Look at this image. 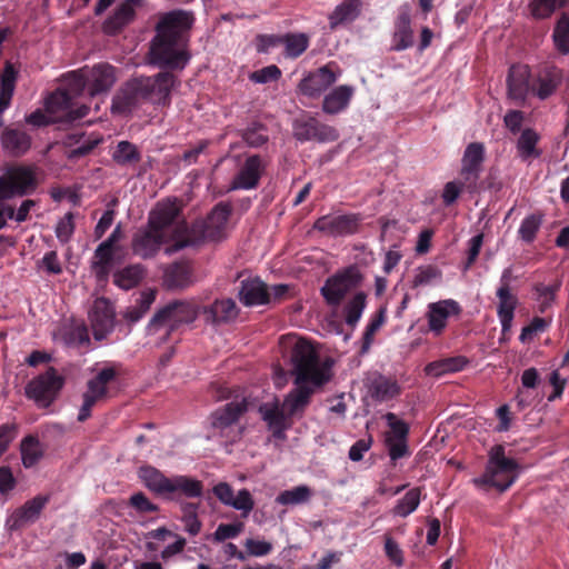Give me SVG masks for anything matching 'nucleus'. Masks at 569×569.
<instances>
[{"label": "nucleus", "instance_id": "nucleus-29", "mask_svg": "<svg viewBox=\"0 0 569 569\" xmlns=\"http://www.w3.org/2000/svg\"><path fill=\"white\" fill-rule=\"evenodd\" d=\"M368 388L370 396L379 402L389 401L401 391L396 379L382 375L373 376L369 381Z\"/></svg>", "mask_w": 569, "mask_h": 569}, {"label": "nucleus", "instance_id": "nucleus-21", "mask_svg": "<svg viewBox=\"0 0 569 569\" xmlns=\"http://www.w3.org/2000/svg\"><path fill=\"white\" fill-rule=\"evenodd\" d=\"M562 80V72L557 67L541 68L532 78V94L541 100L555 93Z\"/></svg>", "mask_w": 569, "mask_h": 569}, {"label": "nucleus", "instance_id": "nucleus-33", "mask_svg": "<svg viewBox=\"0 0 569 569\" xmlns=\"http://www.w3.org/2000/svg\"><path fill=\"white\" fill-rule=\"evenodd\" d=\"M202 491L203 486L201 481L187 476H174L170 478L167 495H180L187 498H198L202 495Z\"/></svg>", "mask_w": 569, "mask_h": 569}, {"label": "nucleus", "instance_id": "nucleus-53", "mask_svg": "<svg viewBox=\"0 0 569 569\" xmlns=\"http://www.w3.org/2000/svg\"><path fill=\"white\" fill-rule=\"evenodd\" d=\"M66 81L67 89L63 91L68 92L69 97L72 99L82 93L84 88H88L84 69L69 73Z\"/></svg>", "mask_w": 569, "mask_h": 569}, {"label": "nucleus", "instance_id": "nucleus-3", "mask_svg": "<svg viewBox=\"0 0 569 569\" xmlns=\"http://www.w3.org/2000/svg\"><path fill=\"white\" fill-rule=\"evenodd\" d=\"M193 18L187 11L166 13L157 24V36L150 46V61L159 67L183 69L189 61L186 50V32L190 29Z\"/></svg>", "mask_w": 569, "mask_h": 569}, {"label": "nucleus", "instance_id": "nucleus-38", "mask_svg": "<svg viewBox=\"0 0 569 569\" xmlns=\"http://www.w3.org/2000/svg\"><path fill=\"white\" fill-rule=\"evenodd\" d=\"M360 13V3L358 0H347L338 6L330 14V27L336 28L339 24L353 21Z\"/></svg>", "mask_w": 569, "mask_h": 569}, {"label": "nucleus", "instance_id": "nucleus-26", "mask_svg": "<svg viewBox=\"0 0 569 569\" xmlns=\"http://www.w3.org/2000/svg\"><path fill=\"white\" fill-rule=\"evenodd\" d=\"M230 214V207L224 203L217 204L202 223V237L219 240L224 231Z\"/></svg>", "mask_w": 569, "mask_h": 569}, {"label": "nucleus", "instance_id": "nucleus-35", "mask_svg": "<svg viewBox=\"0 0 569 569\" xmlns=\"http://www.w3.org/2000/svg\"><path fill=\"white\" fill-rule=\"evenodd\" d=\"M139 477L149 490L159 495H167L170 478L166 477L158 469L150 466L141 467L139 469Z\"/></svg>", "mask_w": 569, "mask_h": 569}, {"label": "nucleus", "instance_id": "nucleus-61", "mask_svg": "<svg viewBox=\"0 0 569 569\" xmlns=\"http://www.w3.org/2000/svg\"><path fill=\"white\" fill-rule=\"evenodd\" d=\"M281 71L277 66H268L251 73L250 79L256 83H267L277 80Z\"/></svg>", "mask_w": 569, "mask_h": 569}, {"label": "nucleus", "instance_id": "nucleus-12", "mask_svg": "<svg viewBox=\"0 0 569 569\" xmlns=\"http://www.w3.org/2000/svg\"><path fill=\"white\" fill-rule=\"evenodd\" d=\"M459 313L460 306L452 299L429 303L426 313L429 330L435 336H440L447 327L448 319Z\"/></svg>", "mask_w": 569, "mask_h": 569}, {"label": "nucleus", "instance_id": "nucleus-48", "mask_svg": "<svg viewBox=\"0 0 569 569\" xmlns=\"http://www.w3.org/2000/svg\"><path fill=\"white\" fill-rule=\"evenodd\" d=\"M312 496V491L309 487L302 485L295 487L290 490H284L280 492L277 498L276 502L279 505H299L307 502L310 497Z\"/></svg>", "mask_w": 569, "mask_h": 569}, {"label": "nucleus", "instance_id": "nucleus-34", "mask_svg": "<svg viewBox=\"0 0 569 569\" xmlns=\"http://www.w3.org/2000/svg\"><path fill=\"white\" fill-rule=\"evenodd\" d=\"M163 282L170 289L188 287L192 282L190 266L186 262L171 264L164 271Z\"/></svg>", "mask_w": 569, "mask_h": 569}, {"label": "nucleus", "instance_id": "nucleus-45", "mask_svg": "<svg viewBox=\"0 0 569 569\" xmlns=\"http://www.w3.org/2000/svg\"><path fill=\"white\" fill-rule=\"evenodd\" d=\"M367 296L365 292H357L345 306V320L349 326H356L366 308Z\"/></svg>", "mask_w": 569, "mask_h": 569}, {"label": "nucleus", "instance_id": "nucleus-14", "mask_svg": "<svg viewBox=\"0 0 569 569\" xmlns=\"http://www.w3.org/2000/svg\"><path fill=\"white\" fill-rule=\"evenodd\" d=\"M212 490L221 503L241 511L244 517H247L254 507L253 498L247 489L239 490L237 496H234L229 483L219 482Z\"/></svg>", "mask_w": 569, "mask_h": 569}, {"label": "nucleus", "instance_id": "nucleus-7", "mask_svg": "<svg viewBox=\"0 0 569 569\" xmlns=\"http://www.w3.org/2000/svg\"><path fill=\"white\" fill-rule=\"evenodd\" d=\"M64 385V379L54 368H49L26 386V396L39 408L49 407Z\"/></svg>", "mask_w": 569, "mask_h": 569}, {"label": "nucleus", "instance_id": "nucleus-22", "mask_svg": "<svg viewBox=\"0 0 569 569\" xmlns=\"http://www.w3.org/2000/svg\"><path fill=\"white\" fill-rule=\"evenodd\" d=\"M84 73L88 91L92 97L109 91L116 82L114 68L110 64H97L91 69H84Z\"/></svg>", "mask_w": 569, "mask_h": 569}, {"label": "nucleus", "instance_id": "nucleus-27", "mask_svg": "<svg viewBox=\"0 0 569 569\" xmlns=\"http://www.w3.org/2000/svg\"><path fill=\"white\" fill-rule=\"evenodd\" d=\"M248 409V403L244 398L234 400L220 409H217L211 417L212 427L223 431L238 421L241 415Z\"/></svg>", "mask_w": 569, "mask_h": 569}, {"label": "nucleus", "instance_id": "nucleus-5", "mask_svg": "<svg viewBox=\"0 0 569 569\" xmlns=\"http://www.w3.org/2000/svg\"><path fill=\"white\" fill-rule=\"evenodd\" d=\"M198 310L193 303L176 301L158 311L148 325V333L158 336V342H164L172 330L182 323H190L198 317Z\"/></svg>", "mask_w": 569, "mask_h": 569}, {"label": "nucleus", "instance_id": "nucleus-59", "mask_svg": "<svg viewBox=\"0 0 569 569\" xmlns=\"http://www.w3.org/2000/svg\"><path fill=\"white\" fill-rule=\"evenodd\" d=\"M243 525L239 523H221L218 526L217 530L213 533V540L217 542H222L227 539H232L239 536L242 531Z\"/></svg>", "mask_w": 569, "mask_h": 569}, {"label": "nucleus", "instance_id": "nucleus-60", "mask_svg": "<svg viewBox=\"0 0 569 569\" xmlns=\"http://www.w3.org/2000/svg\"><path fill=\"white\" fill-rule=\"evenodd\" d=\"M74 231L73 216L72 213H67L57 224L56 234L57 238L66 243L70 240L71 236Z\"/></svg>", "mask_w": 569, "mask_h": 569}, {"label": "nucleus", "instance_id": "nucleus-32", "mask_svg": "<svg viewBox=\"0 0 569 569\" xmlns=\"http://www.w3.org/2000/svg\"><path fill=\"white\" fill-rule=\"evenodd\" d=\"M497 297L499 300L497 312L501 323L502 332H507L510 330L513 313L517 306V297L511 293V290H506L505 288H498Z\"/></svg>", "mask_w": 569, "mask_h": 569}, {"label": "nucleus", "instance_id": "nucleus-42", "mask_svg": "<svg viewBox=\"0 0 569 569\" xmlns=\"http://www.w3.org/2000/svg\"><path fill=\"white\" fill-rule=\"evenodd\" d=\"M309 37L306 33H287L282 36L284 54L288 58L296 59L300 57L309 47Z\"/></svg>", "mask_w": 569, "mask_h": 569}, {"label": "nucleus", "instance_id": "nucleus-64", "mask_svg": "<svg viewBox=\"0 0 569 569\" xmlns=\"http://www.w3.org/2000/svg\"><path fill=\"white\" fill-rule=\"evenodd\" d=\"M537 300L539 301L540 310L543 311L548 308L555 298V288L547 284L536 286Z\"/></svg>", "mask_w": 569, "mask_h": 569}, {"label": "nucleus", "instance_id": "nucleus-1", "mask_svg": "<svg viewBox=\"0 0 569 569\" xmlns=\"http://www.w3.org/2000/svg\"><path fill=\"white\" fill-rule=\"evenodd\" d=\"M281 343L290 349L292 372L296 376V389L284 399L288 415H299L308 406L315 387L330 379V367L320 362L315 347L306 339L296 336L283 337Z\"/></svg>", "mask_w": 569, "mask_h": 569}, {"label": "nucleus", "instance_id": "nucleus-9", "mask_svg": "<svg viewBox=\"0 0 569 569\" xmlns=\"http://www.w3.org/2000/svg\"><path fill=\"white\" fill-rule=\"evenodd\" d=\"M46 111L51 117V121L71 123L84 118L89 108L77 103L62 89L54 91L46 101Z\"/></svg>", "mask_w": 569, "mask_h": 569}, {"label": "nucleus", "instance_id": "nucleus-24", "mask_svg": "<svg viewBox=\"0 0 569 569\" xmlns=\"http://www.w3.org/2000/svg\"><path fill=\"white\" fill-rule=\"evenodd\" d=\"M260 412L276 437H281L290 426L289 419L292 415H288L283 402L281 405L277 400L267 402L260 407Z\"/></svg>", "mask_w": 569, "mask_h": 569}, {"label": "nucleus", "instance_id": "nucleus-15", "mask_svg": "<svg viewBox=\"0 0 569 569\" xmlns=\"http://www.w3.org/2000/svg\"><path fill=\"white\" fill-rule=\"evenodd\" d=\"M532 93V77L526 64H515L508 76V97L517 102H523Z\"/></svg>", "mask_w": 569, "mask_h": 569}, {"label": "nucleus", "instance_id": "nucleus-37", "mask_svg": "<svg viewBox=\"0 0 569 569\" xmlns=\"http://www.w3.org/2000/svg\"><path fill=\"white\" fill-rule=\"evenodd\" d=\"M467 365L463 357H452L430 362L426 366V375L439 378L443 375L461 371Z\"/></svg>", "mask_w": 569, "mask_h": 569}, {"label": "nucleus", "instance_id": "nucleus-36", "mask_svg": "<svg viewBox=\"0 0 569 569\" xmlns=\"http://www.w3.org/2000/svg\"><path fill=\"white\" fill-rule=\"evenodd\" d=\"M413 43V32L410 26V18L407 13L398 17L392 38V49L401 51L408 49Z\"/></svg>", "mask_w": 569, "mask_h": 569}, {"label": "nucleus", "instance_id": "nucleus-30", "mask_svg": "<svg viewBox=\"0 0 569 569\" xmlns=\"http://www.w3.org/2000/svg\"><path fill=\"white\" fill-rule=\"evenodd\" d=\"M353 93L355 88L351 86L343 84L335 88L323 98V112L328 114H337L343 111L349 106Z\"/></svg>", "mask_w": 569, "mask_h": 569}, {"label": "nucleus", "instance_id": "nucleus-63", "mask_svg": "<svg viewBox=\"0 0 569 569\" xmlns=\"http://www.w3.org/2000/svg\"><path fill=\"white\" fill-rule=\"evenodd\" d=\"M129 503L139 512H153L158 510V507L152 503L142 492L132 495L130 497Z\"/></svg>", "mask_w": 569, "mask_h": 569}, {"label": "nucleus", "instance_id": "nucleus-16", "mask_svg": "<svg viewBox=\"0 0 569 569\" xmlns=\"http://www.w3.org/2000/svg\"><path fill=\"white\" fill-rule=\"evenodd\" d=\"M238 315L239 309L231 298L216 299L202 309L204 322L212 326L230 323L237 319Z\"/></svg>", "mask_w": 569, "mask_h": 569}, {"label": "nucleus", "instance_id": "nucleus-2", "mask_svg": "<svg viewBox=\"0 0 569 569\" xmlns=\"http://www.w3.org/2000/svg\"><path fill=\"white\" fill-rule=\"evenodd\" d=\"M179 211L176 200L169 199L157 203L149 214L148 227L133 239L134 253L150 258L158 252L161 244L171 242L166 248V252L171 254L190 244L187 226L178 220Z\"/></svg>", "mask_w": 569, "mask_h": 569}, {"label": "nucleus", "instance_id": "nucleus-41", "mask_svg": "<svg viewBox=\"0 0 569 569\" xmlns=\"http://www.w3.org/2000/svg\"><path fill=\"white\" fill-rule=\"evenodd\" d=\"M538 141L539 136L533 130L526 129L522 131L517 142V150L522 160L530 161L540 156V152L537 149Z\"/></svg>", "mask_w": 569, "mask_h": 569}, {"label": "nucleus", "instance_id": "nucleus-19", "mask_svg": "<svg viewBox=\"0 0 569 569\" xmlns=\"http://www.w3.org/2000/svg\"><path fill=\"white\" fill-rule=\"evenodd\" d=\"M483 159L485 148L482 143L472 142L467 146L462 157L461 177L468 187L476 184Z\"/></svg>", "mask_w": 569, "mask_h": 569}, {"label": "nucleus", "instance_id": "nucleus-6", "mask_svg": "<svg viewBox=\"0 0 569 569\" xmlns=\"http://www.w3.org/2000/svg\"><path fill=\"white\" fill-rule=\"evenodd\" d=\"M37 187L38 178L32 167H9L0 176V201L30 194Z\"/></svg>", "mask_w": 569, "mask_h": 569}, {"label": "nucleus", "instance_id": "nucleus-50", "mask_svg": "<svg viewBox=\"0 0 569 569\" xmlns=\"http://www.w3.org/2000/svg\"><path fill=\"white\" fill-rule=\"evenodd\" d=\"M112 158L118 164L128 166L137 163L140 160V153L134 144L121 141L113 151Z\"/></svg>", "mask_w": 569, "mask_h": 569}, {"label": "nucleus", "instance_id": "nucleus-18", "mask_svg": "<svg viewBox=\"0 0 569 569\" xmlns=\"http://www.w3.org/2000/svg\"><path fill=\"white\" fill-rule=\"evenodd\" d=\"M263 171V162L259 156H250L234 176L230 190H249L258 186Z\"/></svg>", "mask_w": 569, "mask_h": 569}, {"label": "nucleus", "instance_id": "nucleus-47", "mask_svg": "<svg viewBox=\"0 0 569 569\" xmlns=\"http://www.w3.org/2000/svg\"><path fill=\"white\" fill-rule=\"evenodd\" d=\"M22 463L26 468L33 467L42 457V449L37 438L29 436L21 442Z\"/></svg>", "mask_w": 569, "mask_h": 569}, {"label": "nucleus", "instance_id": "nucleus-49", "mask_svg": "<svg viewBox=\"0 0 569 569\" xmlns=\"http://www.w3.org/2000/svg\"><path fill=\"white\" fill-rule=\"evenodd\" d=\"M113 256V247L109 242H101L94 251L93 268L99 278H104Z\"/></svg>", "mask_w": 569, "mask_h": 569}, {"label": "nucleus", "instance_id": "nucleus-8", "mask_svg": "<svg viewBox=\"0 0 569 569\" xmlns=\"http://www.w3.org/2000/svg\"><path fill=\"white\" fill-rule=\"evenodd\" d=\"M362 274L357 267H349L327 279L321 293L328 305L337 307L348 292L358 288L362 282Z\"/></svg>", "mask_w": 569, "mask_h": 569}, {"label": "nucleus", "instance_id": "nucleus-56", "mask_svg": "<svg viewBox=\"0 0 569 569\" xmlns=\"http://www.w3.org/2000/svg\"><path fill=\"white\" fill-rule=\"evenodd\" d=\"M387 423L390 428V431L387 433V438L393 439H406L409 432V426L403 421L397 418V416L392 412H388L385 416Z\"/></svg>", "mask_w": 569, "mask_h": 569}, {"label": "nucleus", "instance_id": "nucleus-28", "mask_svg": "<svg viewBox=\"0 0 569 569\" xmlns=\"http://www.w3.org/2000/svg\"><path fill=\"white\" fill-rule=\"evenodd\" d=\"M239 299L247 307L264 305L270 302V292L261 280L247 279L241 282Z\"/></svg>", "mask_w": 569, "mask_h": 569}, {"label": "nucleus", "instance_id": "nucleus-10", "mask_svg": "<svg viewBox=\"0 0 569 569\" xmlns=\"http://www.w3.org/2000/svg\"><path fill=\"white\" fill-rule=\"evenodd\" d=\"M138 79L142 98L153 103H166L176 82L174 76L170 72H160L154 77Z\"/></svg>", "mask_w": 569, "mask_h": 569}, {"label": "nucleus", "instance_id": "nucleus-11", "mask_svg": "<svg viewBox=\"0 0 569 569\" xmlns=\"http://www.w3.org/2000/svg\"><path fill=\"white\" fill-rule=\"evenodd\" d=\"M89 319L94 338L97 340L106 338L114 325V310L110 301L104 298L96 299L89 312Z\"/></svg>", "mask_w": 569, "mask_h": 569}, {"label": "nucleus", "instance_id": "nucleus-13", "mask_svg": "<svg viewBox=\"0 0 569 569\" xmlns=\"http://www.w3.org/2000/svg\"><path fill=\"white\" fill-rule=\"evenodd\" d=\"M295 136L300 141L317 140L319 142H332L339 138L336 128L320 123L315 118L298 121L295 126Z\"/></svg>", "mask_w": 569, "mask_h": 569}, {"label": "nucleus", "instance_id": "nucleus-4", "mask_svg": "<svg viewBox=\"0 0 569 569\" xmlns=\"http://www.w3.org/2000/svg\"><path fill=\"white\" fill-rule=\"evenodd\" d=\"M519 468L513 459L505 456L503 448L497 446L490 451V459L485 473L475 478L472 482L480 489L495 488L499 491L507 490L517 479Z\"/></svg>", "mask_w": 569, "mask_h": 569}, {"label": "nucleus", "instance_id": "nucleus-25", "mask_svg": "<svg viewBox=\"0 0 569 569\" xmlns=\"http://www.w3.org/2000/svg\"><path fill=\"white\" fill-rule=\"evenodd\" d=\"M139 79L129 81L113 98L112 111L117 113H127L132 111L144 100L140 92Z\"/></svg>", "mask_w": 569, "mask_h": 569}, {"label": "nucleus", "instance_id": "nucleus-46", "mask_svg": "<svg viewBox=\"0 0 569 569\" xmlns=\"http://www.w3.org/2000/svg\"><path fill=\"white\" fill-rule=\"evenodd\" d=\"M552 40L558 52L562 54L569 53V17L567 13H562L557 21Z\"/></svg>", "mask_w": 569, "mask_h": 569}, {"label": "nucleus", "instance_id": "nucleus-43", "mask_svg": "<svg viewBox=\"0 0 569 569\" xmlns=\"http://www.w3.org/2000/svg\"><path fill=\"white\" fill-rule=\"evenodd\" d=\"M421 501V489L412 488L398 500L392 509V513L397 517L406 518L417 510Z\"/></svg>", "mask_w": 569, "mask_h": 569}, {"label": "nucleus", "instance_id": "nucleus-62", "mask_svg": "<svg viewBox=\"0 0 569 569\" xmlns=\"http://www.w3.org/2000/svg\"><path fill=\"white\" fill-rule=\"evenodd\" d=\"M389 456L396 461L408 455V446L406 439H393L386 437Z\"/></svg>", "mask_w": 569, "mask_h": 569}, {"label": "nucleus", "instance_id": "nucleus-51", "mask_svg": "<svg viewBox=\"0 0 569 569\" xmlns=\"http://www.w3.org/2000/svg\"><path fill=\"white\" fill-rule=\"evenodd\" d=\"M64 341L73 347H87L90 343L88 329L83 323H76L64 332Z\"/></svg>", "mask_w": 569, "mask_h": 569}, {"label": "nucleus", "instance_id": "nucleus-58", "mask_svg": "<svg viewBox=\"0 0 569 569\" xmlns=\"http://www.w3.org/2000/svg\"><path fill=\"white\" fill-rule=\"evenodd\" d=\"M547 327L548 321L546 319L533 318L531 322L522 329L519 339L523 343L530 342L537 335L543 332Z\"/></svg>", "mask_w": 569, "mask_h": 569}, {"label": "nucleus", "instance_id": "nucleus-20", "mask_svg": "<svg viewBox=\"0 0 569 569\" xmlns=\"http://www.w3.org/2000/svg\"><path fill=\"white\" fill-rule=\"evenodd\" d=\"M48 502V497L37 496L16 509L8 519L9 528L14 530L36 522Z\"/></svg>", "mask_w": 569, "mask_h": 569}, {"label": "nucleus", "instance_id": "nucleus-17", "mask_svg": "<svg viewBox=\"0 0 569 569\" xmlns=\"http://www.w3.org/2000/svg\"><path fill=\"white\" fill-rule=\"evenodd\" d=\"M359 217L357 214H328L319 218L315 228L331 236L350 234L357 231Z\"/></svg>", "mask_w": 569, "mask_h": 569}, {"label": "nucleus", "instance_id": "nucleus-44", "mask_svg": "<svg viewBox=\"0 0 569 569\" xmlns=\"http://www.w3.org/2000/svg\"><path fill=\"white\" fill-rule=\"evenodd\" d=\"M116 377L113 368H103L87 383L86 392L102 399L107 395V386Z\"/></svg>", "mask_w": 569, "mask_h": 569}, {"label": "nucleus", "instance_id": "nucleus-57", "mask_svg": "<svg viewBox=\"0 0 569 569\" xmlns=\"http://www.w3.org/2000/svg\"><path fill=\"white\" fill-rule=\"evenodd\" d=\"M243 546L247 551L246 556H250V557H264V556L269 555L273 549V546L271 542H269L267 540L254 539V538L246 539Z\"/></svg>", "mask_w": 569, "mask_h": 569}, {"label": "nucleus", "instance_id": "nucleus-39", "mask_svg": "<svg viewBox=\"0 0 569 569\" xmlns=\"http://www.w3.org/2000/svg\"><path fill=\"white\" fill-rule=\"evenodd\" d=\"M568 0H528L527 9L535 19H548Z\"/></svg>", "mask_w": 569, "mask_h": 569}, {"label": "nucleus", "instance_id": "nucleus-55", "mask_svg": "<svg viewBox=\"0 0 569 569\" xmlns=\"http://www.w3.org/2000/svg\"><path fill=\"white\" fill-rule=\"evenodd\" d=\"M541 222V217L537 214H531L525 218L519 228L520 238L526 242H531L535 239Z\"/></svg>", "mask_w": 569, "mask_h": 569}, {"label": "nucleus", "instance_id": "nucleus-31", "mask_svg": "<svg viewBox=\"0 0 569 569\" xmlns=\"http://www.w3.org/2000/svg\"><path fill=\"white\" fill-rule=\"evenodd\" d=\"M1 143L6 151L18 157L30 149L31 138L22 130L7 128L1 134Z\"/></svg>", "mask_w": 569, "mask_h": 569}, {"label": "nucleus", "instance_id": "nucleus-54", "mask_svg": "<svg viewBox=\"0 0 569 569\" xmlns=\"http://www.w3.org/2000/svg\"><path fill=\"white\" fill-rule=\"evenodd\" d=\"M441 272L433 266H423L416 270L412 283L413 287L428 286L440 279Z\"/></svg>", "mask_w": 569, "mask_h": 569}, {"label": "nucleus", "instance_id": "nucleus-52", "mask_svg": "<svg viewBox=\"0 0 569 569\" xmlns=\"http://www.w3.org/2000/svg\"><path fill=\"white\" fill-rule=\"evenodd\" d=\"M181 510L186 531L191 536L198 535L201 530V522L197 516V505L190 502L183 503Z\"/></svg>", "mask_w": 569, "mask_h": 569}, {"label": "nucleus", "instance_id": "nucleus-40", "mask_svg": "<svg viewBox=\"0 0 569 569\" xmlns=\"http://www.w3.org/2000/svg\"><path fill=\"white\" fill-rule=\"evenodd\" d=\"M144 270L140 264L128 266L113 274V282L119 288L129 290L136 287L143 278Z\"/></svg>", "mask_w": 569, "mask_h": 569}, {"label": "nucleus", "instance_id": "nucleus-23", "mask_svg": "<svg viewBox=\"0 0 569 569\" xmlns=\"http://www.w3.org/2000/svg\"><path fill=\"white\" fill-rule=\"evenodd\" d=\"M337 74L329 66L319 68L299 83L300 91L308 97H317L337 81Z\"/></svg>", "mask_w": 569, "mask_h": 569}]
</instances>
